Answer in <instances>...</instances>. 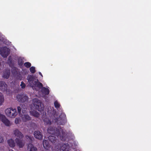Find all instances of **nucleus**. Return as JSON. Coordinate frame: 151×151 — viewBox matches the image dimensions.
<instances>
[{"label": "nucleus", "mask_w": 151, "mask_h": 151, "mask_svg": "<svg viewBox=\"0 0 151 151\" xmlns=\"http://www.w3.org/2000/svg\"><path fill=\"white\" fill-rule=\"evenodd\" d=\"M47 132L50 134L54 135L58 137H59L62 141H65L66 140L65 132L61 127L58 128L54 127H50L48 128Z\"/></svg>", "instance_id": "1"}, {"label": "nucleus", "mask_w": 151, "mask_h": 151, "mask_svg": "<svg viewBox=\"0 0 151 151\" xmlns=\"http://www.w3.org/2000/svg\"><path fill=\"white\" fill-rule=\"evenodd\" d=\"M27 80L29 86L32 88L36 87L40 89L43 86L42 84L39 82L38 80L36 79L33 76L28 75L27 77Z\"/></svg>", "instance_id": "2"}, {"label": "nucleus", "mask_w": 151, "mask_h": 151, "mask_svg": "<svg viewBox=\"0 0 151 151\" xmlns=\"http://www.w3.org/2000/svg\"><path fill=\"white\" fill-rule=\"evenodd\" d=\"M52 118L54 122L59 125H63L67 121L66 116L64 113H62L58 117L57 114H55Z\"/></svg>", "instance_id": "3"}, {"label": "nucleus", "mask_w": 151, "mask_h": 151, "mask_svg": "<svg viewBox=\"0 0 151 151\" xmlns=\"http://www.w3.org/2000/svg\"><path fill=\"white\" fill-rule=\"evenodd\" d=\"M5 113L7 116L12 118L15 117L17 114L16 109H13L12 107L6 109L5 110Z\"/></svg>", "instance_id": "4"}, {"label": "nucleus", "mask_w": 151, "mask_h": 151, "mask_svg": "<svg viewBox=\"0 0 151 151\" xmlns=\"http://www.w3.org/2000/svg\"><path fill=\"white\" fill-rule=\"evenodd\" d=\"M10 50L8 48L4 47L0 49V54L4 58H6L9 54Z\"/></svg>", "instance_id": "5"}, {"label": "nucleus", "mask_w": 151, "mask_h": 151, "mask_svg": "<svg viewBox=\"0 0 151 151\" xmlns=\"http://www.w3.org/2000/svg\"><path fill=\"white\" fill-rule=\"evenodd\" d=\"M17 99L19 102H24L26 101L28 99V97L26 95L23 94H18L17 96Z\"/></svg>", "instance_id": "6"}, {"label": "nucleus", "mask_w": 151, "mask_h": 151, "mask_svg": "<svg viewBox=\"0 0 151 151\" xmlns=\"http://www.w3.org/2000/svg\"><path fill=\"white\" fill-rule=\"evenodd\" d=\"M17 138L15 139V142L17 146L19 148H22L25 145V142L24 140Z\"/></svg>", "instance_id": "7"}, {"label": "nucleus", "mask_w": 151, "mask_h": 151, "mask_svg": "<svg viewBox=\"0 0 151 151\" xmlns=\"http://www.w3.org/2000/svg\"><path fill=\"white\" fill-rule=\"evenodd\" d=\"M7 85L4 81H0V89L3 92H7Z\"/></svg>", "instance_id": "8"}, {"label": "nucleus", "mask_w": 151, "mask_h": 151, "mask_svg": "<svg viewBox=\"0 0 151 151\" xmlns=\"http://www.w3.org/2000/svg\"><path fill=\"white\" fill-rule=\"evenodd\" d=\"M35 137L38 139L41 140L42 139L43 135L42 133L39 131H35L34 134Z\"/></svg>", "instance_id": "9"}, {"label": "nucleus", "mask_w": 151, "mask_h": 151, "mask_svg": "<svg viewBox=\"0 0 151 151\" xmlns=\"http://www.w3.org/2000/svg\"><path fill=\"white\" fill-rule=\"evenodd\" d=\"M14 134L19 139H22L24 137L23 134L18 129H16L14 131Z\"/></svg>", "instance_id": "10"}, {"label": "nucleus", "mask_w": 151, "mask_h": 151, "mask_svg": "<svg viewBox=\"0 0 151 151\" xmlns=\"http://www.w3.org/2000/svg\"><path fill=\"white\" fill-rule=\"evenodd\" d=\"M69 147L68 144H64L60 147V151H69Z\"/></svg>", "instance_id": "11"}, {"label": "nucleus", "mask_w": 151, "mask_h": 151, "mask_svg": "<svg viewBox=\"0 0 151 151\" xmlns=\"http://www.w3.org/2000/svg\"><path fill=\"white\" fill-rule=\"evenodd\" d=\"M1 121L7 126H9L11 125L9 121L6 118L4 115L3 116Z\"/></svg>", "instance_id": "12"}, {"label": "nucleus", "mask_w": 151, "mask_h": 151, "mask_svg": "<svg viewBox=\"0 0 151 151\" xmlns=\"http://www.w3.org/2000/svg\"><path fill=\"white\" fill-rule=\"evenodd\" d=\"M28 151H37V148L32 144H29L27 145Z\"/></svg>", "instance_id": "13"}, {"label": "nucleus", "mask_w": 151, "mask_h": 151, "mask_svg": "<svg viewBox=\"0 0 151 151\" xmlns=\"http://www.w3.org/2000/svg\"><path fill=\"white\" fill-rule=\"evenodd\" d=\"M21 117L23 121L24 122H26L31 119V117L28 114L22 115Z\"/></svg>", "instance_id": "14"}, {"label": "nucleus", "mask_w": 151, "mask_h": 151, "mask_svg": "<svg viewBox=\"0 0 151 151\" xmlns=\"http://www.w3.org/2000/svg\"><path fill=\"white\" fill-rule=\"evenodd\" d=\"M40 88H41V91L43 94L45 95L49 94L50 91L48 88L45 87H43V86Z\"/></svg>", "instance_id": "15"}, {"label": "nucleus", "mask_w": 151, "mask_h": 151, "mask_svg": "<svg viewBox=\"0 0 151 151\" xmlns=\"http://www.w3.org/2000/svg\"><path fill=\"white\" fill-rule=\"evenodd\" d=\"M10 71L9 70H7L4 73L3 77V78L8 79L10 75Z\"/></svg>", "instance_id": "16"}, {"label": "nucleus", "mask_w": 151, "mask_h": 151, "mask_svg": "<svg viewBox=\"0 0 151 151\" xmlns=\"http://www.w3.org/2000/svg\"><path fill=\"white\" fill-rule=\"evenodd\" d=\"M8 143L9 146L11 147H13L15 146V144L14 141L12 139L8 140Z\"/></svg>", "instance_id": "17"}, {"label": "nucleus", "mask_w": 151, "mask_h": 151, "mask_svg": "<svg viewBox=\"0 0 151 151\" xmlns=\"http://www.w3.org/2000/svg\"><path fill=\"white\" fill-rule=\"evenodd\" d=\"M48 139L49 140L53 143H55L57 139L56 137L53 136H50Z\"/></svg>", "instance_id": "18"}, {"label": "nucleus", "mask_w": 151, "mask_h": 151, "mask_svg": "<svg viewBox=\"0 0 151 151\" xmlns=\"http://www.w3.org/2000/svg\"><path fill=\"white\" fill-rule=\"evenodd\" d=\"M43 121L45 124V125H50L52 124L51 121L48 118H45L44 119Z\"/></svg>", "instance_id": "19"}, {"label": "nucleus", "mask_w": 151, "mask_h": 151, "mask_svg": "<svg viewBox=\"0 0 151 151\" xmlns=\"http://www.w3.org/2000/svg\"><path fill=\"white\" fill-rule=\"evenodd\" d=\"M43 145L44 147L46 149H47L49 145L48 140L46 139H44L43 140Z\"/></svg>", "instance_id": "20"}, {"label": "nucleus", "mask_w": 151, "mask_h": 151, "mask_svg": "<svg viewBox=\"0 0 151 151\" xmlns=\"http://www.w3.org/2000/svg\"><path fill=\"white\" fill-rule=\"evenodd\" d=\"M12 72L13 74L15 76L18 75L19 74L17 71V69L16 68H13L12 70Z\"/></svg>", "instance_id": "21"}, {"label": "nucleus", "mask_w": 151, "mask_h": 151, "mask_svg": "<svg viewBox=\"0 0 151 151\" xmlns=\"http://www.w3.org/2000/svg\"><path fill=\"white\" fill-rule=\"evenodd\" d=\"M26 138L27 141L29 142V143H31L32 142V139L33 138V137L27 135L26 136Z\"/></svg>", "instance_id": "22"}, {"label": "nucleus", "mask_w": 151, "mask_h": 151, "mask_svg": "<svg viewBox=\"0 0 151 151\" xmlns=\"http://www.w3.org/2000/svg\"><path fill=\"white\" fill-rule=\"evenodd\" d=\"M4 100V97L2 94L0 92V106H1L3 103Z\"/></svg>", "instance_id": "23"}, {"label": "nucleus", "mask_w": 151, "mask_h": 151, "mask_svg": "<svg viewBox=\"0 0 151 151\" xmlns=\"http://www.w3.org/2000/svg\"><path fill=\"white\" fill-rule=\"evenodd\" d=\"M54 105L55 108L56 109H58L60 107V104L57 101H55Z\"/></svg>", "instance_id": "24"}, {"label": "nucleus", "mask_w": 151, "mask_h": 151, "mask_svg": "<svg viewBox=\"0 0 151 151\" xmlns=\"http://www.w3.org/2000/svg\"><path fill=\"white\" fill-rule=\"evenodd\" d=\"M24 65L27 68H29L31 66V63L29 62H26L24 63Z\"/></svg>", "instance_id": "25"}, {"label": "nucleus", "mask_w": 151, "mask_h": 151, "mask_svg": "<svg viewBox=\"0 0 151 151\" xmlns=\"http://www.w3.org/2000/svg\"><path fill=\"white\" fill-rule=\"evenodd\" d=\"M29 70L30 72L32 73H34L36 72L35 68L33 66L29 68Z\"/></svg>", "instance_id": "26"}, {"label": "nucleus", "mask_w": 151, "mask_h": 151, "mask_svg": "<svg viewBox=\"0 0 151 151\" xmlns=\"http://www.w3.org/2000/svg\"><path fill=\"white\" fill-rule=\"evenodd\" d=\"M12 59L11 56H9L8 57V63L9 65H11L12 64Z\"/></svg>", "instance_id": "27"}, {"label": "nucleus", "mask_w": 151, "mask_h": 151, "mask_svg": "<svg viewBox=\"0 0 151 151\" xmlns=\"http://www.w3.org/2000/svg\"><path fill=\"white\" fill-rule=\"evenodd\" d=\"M18 62V65L20 66H21L23 64L24 62L22 59H19Z\"/></svg>", "instance_id": "28"}, {"label": "nucleus", "mask_w": 151, "mask_h": 151, "mask_svg": "<svg viewBox=\"0 0 151 151\" xmlns=\"http://www.w3.org/2000/svg\"><path fill=\"white\" fill-rule=\"evenodd\" d=\"M20 86L23 89L25 88L26 85L23 81H22L20 84Z\"/></svg>", "instance_id": "29"}, {"label": "nucleus", "mask_w": 151, "mask_h": 151, "mask_svg": "<svg viewBox=\"0 0 151 151\" xmlns=\"http://www.w3.org/2000/svg\"><path fill=\"white\" fill-rule=\"evenodd\" d=\"M37 104H38L36 105V107L38 109V111H40V106H41V104H39V103H38L37 102L36 103Z\"/></svg>", "instance_id": "30"}, {"label": "nucleus", "mask_w": 151, "mask_h": 151, "mask_svg": "<svg viewBox=\"0 0 151 151\" xmlns=\"http://www.w3.org/2000/svg\"><path fill=\"white\" fill-rule=\"evenodd\" d=\"M39 115V114L37 112L35 111L34 112V116L36 117H38Z\"/></svg>", "instance_id": "31"}, {"label": "nucleus", "mask_w": 151, "mask_h": 151, "mask_svg": "<svg viewBox=\"0 0 151 151\" xmlns=\"http://www.w3.org/2000/svg\"><path fill=\"white\" fill-rule=\"evenodd\" d=\"M19 121V118H16L15 120V123L16 124H18Z\"/></svg>", "instance_id": "32"}, {"label": "nucleus", "mask_w": 151, "mask_h": 151, "mask_svg": "<svg viewBox=\"0 0 151 151\" xmlns=\"http://www.w3.org/2000/svg\"><path fill=\"white\" fill-rule=\"evenodd\" d=\"M17 110L18 113L20 114L21 111V108L20 106H18L17 107Z\"/></svg>", "instance_id": "33"}, {"label": "nucleus", "mask_w": 151, "mask_h": 151, "mask_svg": "<svg viewBox=\"0 0 151 151\" xmlns=\"http://www.w3.org/2000/svg\"><path fill=\"white\" fill-rule=\"evenodd\" d=\"M4 141L3 137L0 136V143Z\"/></svg>", "instance_id": "34"}, {"label": "nucleus", "mask_w": 151, "mask_h": 151, "mask_svg": "<svg viewBox=\"0 0 151 151\" xmlns=\"http://www.w3.org/2000/svg\"><path fill=\"white\" fill-rule=\"evenodd\" d=\"M4 116V115L0 113V120H1H1H2V117H3V116Z\"/></svg>", "instance_id": "35"}, {"label": "nucleus", "mask_w": 151, "mask_h": 151, "mask_svg": "<svg viewBox=\"0 0 151 151\" xmlns=\"http://www.w3.org/2000/svg\"><path fill=\"white\" fill-rule=\"evenodd\" d=\"M39 74L42 77V75L41 73L40 72H39Z\"/></svg>", "instance_id": "36"}, {"label": "nucleus", "mask_w": 151, "mask_h": 151, "mask_svg": "<svg viewBox=\"0 0 151 151\" xmlns=\"http://www.w3.org/2000/svg\"><path fill=\"white\" fill-rule=\"evenodd\" d=\"M1 62L0 61V69H1Z\"/></svg>", "instance_id": "37"}, {"label": "nucleus", "mask_w": 151, "mask_h": 151, "mask_svg": "<svg viewBox=\"0 0 151 151\" xmlns=\"http://www.w3.org/2000/svg\"><path fill=\"white\" fill-rule=\"evenodd\" d=\"M43 109H44V108H41V110H43Z\"/></svg>", "instance_id": "38"}, {"label": "nucleus", "mask_w": 151, "mask_h": 151, "mask_svg": "<svg viewBox=\"0 0 151 151\" xmlns=\"http://www.w3.org/2000/svg\"><path fill=\"white\" fill-rule=\"evenodd\" d=\"M34 105H35H35H36L35 104Z\"/></svg>", "instance_id": "39"}, {"label": "nucleus", "mask_w": 151, "mask_h": 151, "mask_svg": "<svg viewBox=\"0 0 151 151\" xmlns=\"http://www.w3.org/2000/svg\"><path fill=\"white\" fill-rule=\"evenodd\" d=\"M23 110H22V112H23Z\"/></svg>", "instance_id": "40"}]
</instances>
